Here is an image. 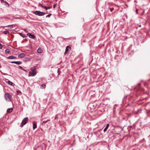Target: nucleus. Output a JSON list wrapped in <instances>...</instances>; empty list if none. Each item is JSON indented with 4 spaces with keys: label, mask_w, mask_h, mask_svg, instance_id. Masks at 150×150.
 <instances>
[{
    "label": "nucleus",
    "mask_w": 150,
    "mask_h": 150,
    "mask_svg": "<svg viewBox=\"0 0 150 150\" xmlns=\"http://www.w3.org/2000/svg\"><path fill=\"white\" fill-rule=\"evenodd\" d=\"M4 97L6 100L7 101H11V96L8 93H5Z\"/></svg>",
    "instance_id": "1"
},
{
    "label": "nucleus",
    "mask_w": 150,
    "mask_h": 150,
    "mask_svg": "<svg viewBox=\"0 0 150 150\" xmlns=\"http://www.w3.org/2000/svg\"><path fill=\"white\" fill-rule=\"evenodd\" d=\"M28 117L24 118L23 120L20 125L21 127H22L23 125H25L28 121Z\"/></svg>",
    "instance_id": "2"
},
{
    "label": "nucleus",
    "mask_w": 150,
    "mask_h": 150,
    "mask_svg": "<svg viewBox=\"0 0 150 150\" xmlns=\"http://www.w3.org/2000/svg\"><path fill=\"white\" fill-rule=\"evenodd\" d=\"M33 13L36 15L39 16H43L45 14V13L44 12H41L39 11H36L33 12Z\"/></svg>",
    "instance_id": "3"
},
{
    "label": "nucleus",
    "mask_w": 150,
    "mask_h": 150,
    "mask_svg": "<svg viewBox=\"0 0 150 150\" xmlns=\"http://www.w3.org/2000/svg\"><path fill=\"white\" fill-rule=\"evenodd\" d=\"M35 68H34L33 69V70H32V71L29 72V76H35L36 74H37L36 72L35 71Z\"/></svg>",
    "instance_id": "4"
},
{
    "label": "nucleus",
    "mask_w": 150,
    "mask_h": 150,
    "mask_svg": "<svg viewBox=\"0 0 150 150\" xmlns=\"http://www.w3.org/2000/svg\"><path fill=\"white\" fill-rule=\"evenodd\" d=\"M27 35L30 38L34 39L35 38V35L31 33H28L27 34Z\"/></svg>",
    "instance_id": "5"
},
{
    "label": "nucleus",
    "mask_w": 150,
    "mask_h": 150,
    "mask_svg": "<svg viewBox=\"0 0 150 150\" xmlns=\"http://www.w3.org/2000/svg\"><path fill=\"white\" fill-rule=\"evenodd\" d=\"M25 56V54L23 53H20L18 55V57L19 58H22L24 57Z\"/></svg>",
    "instance_id": "6"
},
{
    "label": "nucleus",
    "mask_w": 150,
    "mask_h": 150,
    "mask_svg": "<svg viewBox=\"0 0 150 150\" xmlns=\"http://www.w3.org/2000/svg\"><path fill=\"white\" fill-rule=\"evenodd\" d=\"M12 63H14L20 65L21 64L22 62L21 61H13L11 62Z\"/></svg>",
    "instance_id": "7"
},
{
    "label": "nucleus",
    "mask_w": 150,
    "mask_h": 150,
    "mask_svg": "<svg viewBox=\"0 0 150 150\" xmlns=\"http://www.w3.org/2000/svg\"><path fill=\"white\" fill-rule=\"evenodd\" d=\"M13 110V109L12 108H8L7 110V112L8 113L11 112Z\"/></svg>",
    "instance_id": "8"
},
{
    "label": "nucleus",
    "mask_w": 150,
    "mask_h": 150,
    "mask_svg": "<svg viewBox=\"0 0 150 150\" xmlns=\"http://www.w3.org/2000/svg\"><path fill=\"white\" fill-rule=\"evenodd\" d=\"M35 122H33V128L34 129H35L37 128V124Z\"/></svg>",
    "instance_id": "9"
},
{
    "label": "nucleus",
    "mask_w": 150,
    "mask_h": 150,
    "mask_svg": "<svg viewBox=\"0 0 150 150\" xmlns=\"http://www.w3.org/2000/svg\"><path fill=\"white\" fill-rule=\"evenodd\" d=\"M42 51L43 50L41 48H39L37 50L38 52L40 53L42 52Z\"/></svg>",
    "instance_id": "10"
},
{
    "label": "nucleus",
    "mask_w": 150,
    "mask_h": 150,
    "mask_svg": "<svg viewBox=\"0 0 150 150\" xmlns=\"http://www.w3.org/2000/svg\"><path fill=\"white\" fill-rule=\"evenodd\" d=\"M46 86L45 84H43L41 85L40 86V88L42 89H44L46 87Z\"/></svg>",
    "instance_id": "11"
},
{
    "label": "nucleus",
    "mask_w": 150,
    "mask_h": 150,
    "mask_svg": "<svg viewBox=\"0 0 150 150\" xmlns=\"http://www.w3.org/2000/svg\"><path fill=\"white\" fill-rule=\"evenodd\" d=\"M109 124H107L106 127L104 128V129L103 130V131L104 132H105L107 131L108 128L109 127Z\"/></svg>",
    "instance_id": "12"
},
{
    "label": "nucleus",
    "mask_w": 150,
    "mask_h": 150,
    "mask_svg": "<svg viewBox=\"0 0 150 150\" xmlns=\"http://www.w3.org/2000/svg\"><path fill=\"white\" fill-rule=\"evenodd\" d=\"M70 48V47L68 46L66 47V49H65V52L64 53V54H65L66 52L68 51L69 48Z\"/></svg>",
    "instance_id": "13"
},
{
    "label": "nucleus",
    "mask_w": 150,
    "mask_h": 150,
    "mask_svg": "<svg viewBox=\"0 0 150 150\" xmlns=\"http://www.w3.org/2000/svg\"><path fill=\"white\" fill-rule=\"evenodd\" d=\"M7 58L9 59H15L16 58V57L14 56H11L8 57H7Z\"/></svg>",
    "instance_id": "14"
},
{
    "label": "nucleus",
    "mask_w": 150,
    "mask_h": 150,
    "mask_svg": "<svg viewBox=\"0 0 150 150\" xmlns=\"http://www.w3.org/2000/svg\"><path fill=\"white\" fill-rule=\"evenodd\" d=\"M6 83H8L10 85H12L13 84V82L10 81L9 80H8L7 81H6Z\"/></svg>",
    "instance_id": "15"
},
{
    "label": "nucleus",
    "mask_w": 150,
    "mask_h": 150,
    "mask_svg": "<svg viewBox=\"0 0 150 150\" xmlns=\"http://www.w3.org/2000/svg\"><path fill=\"white\" fill-rule=\"evenodd\" d=\"M1 3L3 4L4 3H5L6 4L8 5V3L6 1H4V0H0Z\"/></svg>",
    "instance_id": "16"
},
{
    "label": "nucleus",
    "mask_w": 150,
    "mask_h": 150,
    "mask_svg": "<svg viewBox=\"0 0 150 150\" xmlns=\"http://www.w3.org/2000/svg\"><path fill=\"white\" fill-rule=\"evenodd\" d=\"M13 25H8L6 26H1V27L4 28L5 27H10V28H13Z\"/></svg>",
    "instance_id": "17"
},
{
    "label": "nucleus",
    "mask_w": 150,
    "mask_h": 150,
    "mask_svg": "<svg viewBox=\"0 0 150 150\" xmlns=\"http://www.w3.org/2000/svg\"><path fill=\"white\" fill-rule=\"evenodd\" d=\"M30 58L28 57H25L24 58V61L26 62L29 61L30 60Z\"/></svg>",
    "instance_id": "18"
},
{
    "label": "nucleus",
    "mask_w": 150,
    "mask_h": 150,
    "mask_svg": "<svg viewBox=\"0 0 150 150\" xmlns=\"http://www.w3.org/2000/svg\"><path fill=\"white\" fill-rule=\"evenodd\" d=\"M19 34L21 36L23 37V38H25L26 37L25 35H24L21 33H19Z\"/></svg>",
    "instance_id": "19"
},
{
    "label": "nucleus",
    "mask_w": 150,
    "mask_h": 150,
    "mask_svg": "<svg viewBox=\"0 0 150 150\" xmlns=\"http://www.w3.org/2000/svg\"><path fill=\"white\" fill-rule=\"evenodd\" d=\"M50 119H48V120L47 121H44L42 123V125H43V123H47V122H48L49 121H50Z\"/></svg>",
    "instance_id": "20"
},
{
    "label": "nucleus",
    "mask_w": 150,
    "mask_h": 150,
    "mask_svg": "<svg viewBox=\"0 0 150 150\" xmlns=\"http://www.w3.org/2000/svg\"><path fill=\"white\" fill-rule=\"evenodd\" d=\"M9 52H10V50H9V49H6V50H5V52L6 53H9Z\"/></svg>",
    "instance_id": "21"
},
{
    "label": "nucleus",
    "mask_w": 150,
    "mask_h": 150,
    "mask_svg": "<svg viewBox=\"0 0 150 150\" xmlns=\"http://www.w3.org/2000/svg\"><path fill=\"white\" fill-rule=\"evenodd\" d=\"M17 93L19 95H21V92L20 91L18 90L17 91Z\"/></svg>",
    "instance_id": "22"
},
{
    "label": "nucleus",
    "mask_w": 150,
    "mask_h": 150,
    "mask_svg": "<svg viewBox=\"0 0 150 150\" xmlns=\"http://www.w3.org/2000/svg\"><path fill=\"white\" fill-rule=\"evenodd\" d=\"M44 8L46 10H47L49 9H50V7H47L45 6Z\"/></svg>",
    "instance_id": "23"
},
{
    "label": "nucleus",
    "mask_w": 150,
    "mask_h": 150,
    "mask_svg": "<svg viewBox=\"0 0 150 150\" xmlns=\"http://www.w3.org/2000/svg\"><path fill=\"white\" fill-rule=\"evenodd\" d=\"M9 33V32L8 31H5L4 32V34H7L8 33Z\"/></svg>",
    "instance_id": "24"
},
{
    "label": "nucleus",
    "mask_w": 150,
    "mask_h": 150,
    "mask_svg": "<svg viewBox=\"0 0 150 150\" xmlns=\"http://www.w3.org/2000/svg\"><path fill=\"white\" fill-rule=\"evenodd\" d=\"M51 15H52L51 14H48L46 16V18L50 17V16H51Z\"/></svg>",
    "instance_id": "25"
},
{
    "label": "nucleus",
    "mask_w": 150,
    "mask_h": 150,
    "mask_svg": "<svg viewBox=\"0 0 150 150\" xmlns=\"http://www.w3.org/2000/svg\"><path fill=\"white\" fill-rule=\"evenodd\" d=\"M110 11L111 12H112V11L113 10L114 8H110Z\"/></svg>",
    "instance_id": "26"
},
{
    "label": "nucleus",
    "mask_w": 150,
    "mask_h": 150,
    "mask_svg": "<svg viewBox=\"0 0 150 150\" xmlns=\"http://www.w3.org/2000/svg\"><path fill=\"white\" fill-rule=\"evenodd\" d=\"M18 68H19L20 69H22H22H23V68L21 66H19L18 67Z\"/></svg>",
    "instance_id": "27"
},
{
    "label": "nucleus",
    "mask_w": 150,
    "mask_h": 150,
    "mask_svg": "<svg viewBox=\"0 0 150 150\" xmlns=\"http://www.w3.org/2000/svg\"><path fill=\"white\" fill-rule=\"evenodd\" d=\"M2 47V45L0 43V49H1Z\"/></svg>",
    "instance_id": "28"
},
{
    "label": "nucleus",
    "mask_w": 150,
    "mask_h": 150,
    "mask_svg": "<svg viewBox=\"0 0 150 150\" xmlns=\"http://www.w3.org/2000/svg\"><path fill=\"white\" fill-rule=\"evenodd\" d=\"M24 31L26 33H28V31H27V30L26 29H24Z\"/></svg>",
    "instance_id": "29"
},
{
    "label": "nucleus",
    "mask_w": 150,
    "mask_h": 150,
    "mask_svg": "<svg viewBox=\"0 0 150 150\" xmlns=\"http://www.w3.org/2000/svg\"><path fill=\"white\" fill-rule=\"evenodd\" d=\"M138 10L137 9L136 10V11L137 13H138Z\"/></svg>",
    "instance_id": "30"
},
{
    "label": "nucleus",
    "mask_w": 150,
    "mask_h": 150,
    "mask_svg": "<svg viewBox=\"0 0 150 150\" xmlns=\"http://www.w3.org/2000/svg\"><path fill=\"white\" fill-rule=\"evenodd\" d=\"M56 7V5H55V4H54V5H53V8H55Z\"/></svg>",
    "instance_id": "31"
},
{
    "label": "nucleus",
    "mask_w": 150,
    "mask_h": 150,
    "mask_svg": "<svg viewBox=\"0 0 150 150\" xmlns=\"http://www.w3.org/2000/svg\"><path fill=\"white\" fill-rule=\"evenodd\" d=\"M57 115H56L55 116V119H56V118H57Z\"/></svg>",
    "instance_id": "32"
},
{
    "label": "nucleus",
    "mask_w": 150,
    "mask_h": 150,
    "mask_svg": "<svg viewBox=\"0 0 150 150\" xmlns=\"http://www.w3.org/2000/svg\"><path fill=\"white\" fill-rule=\"evenodd\" d=\"M23 71H26V72H27V71L26 70H25V69H23Z\"/></svg>",
    "instance_id": "33"
},
{
    "label": "nucleus",
    "mask_w": 150,
    "mask_h": 150,
    "mask_svg": "<svg viewBox=\"0 0 150 150\" xmlns=\"http://www.w3.org/2000/svg\"><path fill=\"white\" fill-rule=\"evenodd\" d=\"M140 85V83H139L138 84V85Z\"/></svg>",
    "instance_id": "34"
},
{
    "label": "nucleus",
    "mask_w": 150,
    "mask_h": 150,
    "mask_svg": "<svg viewBox=\"0 0 150 150\" xmlns=\"http://www.w3.org/2000/svg\"><path fill=\"white\" fill-rule=\"evenodd\" d=\"M4 75H8V74H4Z\"/></svg>",
    "instance_id": "35"
},
{
    "label": "nucleus",
    "mask_w": 150,
    "mask_h": 150,
    "mask_svg": "<svg viewBox=\"0 0 150 150\" xmlns=\"http://www.w3.org/2000/svg\"><path fill=\"white\" fill-rule=\"evenodd\" d=\"M139 26L140 27H141V25H139Z\"/></svg>",
    "instance_id": "36"
}]
</instances>
